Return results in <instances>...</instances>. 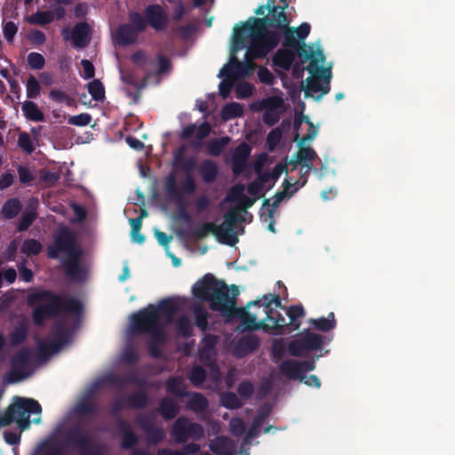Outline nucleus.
<instances>
[{
	"label": "nucleus",
	"instance_id": "obj_63",
	"mask_svg": "<svg viewBox=\"0 0 455 455\" xmlns=\"http://www.w3.org/2000/svg\"><path fill=\"white\" fill-rule=\"evenodd\" d=\"M196 179L191 173L185 174L184 180L180 186V191L183 194L192 195L196 190Z\"/></svg>",
	"mask_w": 455,
	"mask_h": 455
},
{
	"label": "nucleus",
	"instance_id": "obj_7",
	"mask_svg": "<svg viewBox=\"0 0 455 455\" xmlns=\"http://www.w3.org/2000/svg\"><path fill=\"white\" fill-rule=\"evenodd\" d=\"M280 30L283 31V47L296 51L297 57L302 62L309 60L307 70L310 75H315L319 71L320 64L325 61L323 50L318 49L316 52H314L311 46L307 45L304 42H300L296 35L295 28L286 27V28Z\"/></svg>",
	"mask_w": 455,
	"mask_h": 455
},
{
	"label": "nucleus",
	"instance_id": "obj_2",
	"mask_svg": "<svg viewBox=\"0 0 455 455\" xmlns=\"http://www.w3.org/2000/svg\"><path fill=\"white\" fill-rule=\"evenodd\" d=\"M231 289L232 298L229 296V290L226 283L216 279L212 274L208 273L193 285L192 293L196 299L209 302L212 310L220 312L227 316H238L245 330L267 331L268 326L264 319L257 322L256 315L250 313L244 307H235V299L239 291L235 285H232Z\"/></svg>",
	"mask_w": 455,
	"mask_h": 455
},
{
	"label": "nucleus",
	"instance_id": "obj_52",
	"mask_svg": "<svg viewBox=\"0 0 455 455\" xmlns=\"http://www.w3.org/2000/svg\"><path fill=\"white\" fill-rule=\"evenodd\" d=\"M88 92L96 101H101L105 98V88L99 79L91 81L87 85Z\"/></svg>",
	"mask_w": 455,
	"mask_h": 455
},
{
	"label": "nucleus",
	"instance_id": "obj_51",
	"mask_svg": "<svg viewBox=\"0 0 455 455\" xmlns=\"http://www.w3.org/2000/svg\"><path fill=\"white\" fill-rule=\"evenodd\" d=\"M38 347V357L41 360L48 359L52 354H55L60 351L58 348V345L53 343L52 341L45 342L43 340H39L37 343Z\"/></svg>",
	"mask_w": 455,
	"mask_h": 455
},
{
	"label": "nucleus",
	"instance_id": "obj_44",
	"mask_svg": "<svg viewBox=\"0 0 455 455\" xmlns=\"http://www.w3.org/2000/svg\"><path fill=\"white\" fill-rule=\"evenodd\" d=\"M37 213L36 209H28L26 210L19 219L16 230L17 232H24L29 228V227L33 224L35 220L36 219Z\"/></svg>",
	"mask_w": 455,
	"mask_h": 455
},
{
	"label": "nucleus",
	"instance_id": "obj_49",
	"mask_svg": "<svg viewBox=\"0 0 455 455\" xmlns=\"http://www.w3.org/2000/svg\"><path fill=\"white\" fill-rule=\"evenodd\" d=\"M54 20L52 11H37L28 18V22L39 26L50 24Z\"/></svg>",
	"mask_w": 455,
	"mask_h": 455
},
{
	"label": "nucleus",
	"instance_id": "obj_48",
	"mask_svg": "<svg viewBox=\"0 0 455 455\" xmlns=\"http://www.w3.org/2000/svg\"><path fill=\"white\" fill-rule=\"evenodd\" d=\"M210 233L213 234L219 239L218 225L214 222L204 223L201 227L196 228L192 232L191 235L194 238L200 240L206 237Z\"/></svg>",
	"mask_w": 455,
	"mask_h": 455
},
{
	"label": "nucleus",
	"instance_id": "obj_30",
	"mask_svg": "<svg viewBox=\"0 0 455 455\" xmlns=\"http://www.w3.org/2000/svg\"><path fill=\"white\" fill-rule=\"evenodd\" d=\"M211 451L217 455H234L233 454V442L230 438L220 435L216 437L210 443Z\"/></svg>",
	"mask_w": 455,
	"mask_h": 455
},
{
	"label": "nucleus",
	"instance_id": "obj_41",
	"mask_svg": "<svg viewBox=\"0 0 455 455\" xmlns=\"http://www.w3.org/2000/svg\"><path fill=\"white\" fill-rule=\"evenodd\" d=\"M167 391L177 397L183 398L188 395L187 387L180 377L171 378L167 381Z\"/></svg>",
	"mask_w": 455,
	"mask_h": 455
},
{
	"label": "nucleus",
	"instance_id": "obj_47",
	"mask_svg": "<svg viewBox=\"0 0 455 455\" xmlns=\"http://www.w3.org/2000/svg\"><path fill=\"white\" fill-rule=\"evenodd\" d=\"M28 334V329L26 323H20L16 326L9 335L10 343L16 347L25 341Z\"/></svg>",
	"mask_w": 455,
	"mask_h": 455
},
{
	"label": "nucleus",
	"instance_id": "obj_53",
	"mask_svg": "<svg viewBox=\"0 0 455 455\" xmlns=\"http://www.w3.org/2000/svg\"><path fill=\"white\" fill-rule=\"evenodd\" d=\"M206 371L200 365H195L189 372L188 379L192 385L199 387L206 380Z\"/></svg>",
	"mask_w": 455,
	"mask_h": 455
},
{
	"label": "nucleus",
	"instance_id": "obj_23",
	"mask_svg": "<svg viewBox=\"0 0 455 455\" xmlns=\"http://www.w3.org/2000/svg\"><path fill=\"white\" fill-rule=\"evenodd\" d=\"M72 44L75 48L84 49L91 42V28L87 22L82 21L75 25L71 34Z\"/></svg>",
	"mask_w": 455,
	"mask_h": 455
},
{
	"label": "nucleus",
	"instance_id": "obj_37",
	"mask_svg": "<svg viewBox=\"0 0 455 455\" xmlns=\"http://www.w3.org/2000/svg\"><path fill=\"white\" fill-rule=\"evenodd\" d=\"M286 315L290 319V331H296L300 327V319L305 316L302 305H294L287 307Z\"/></svg>",
	"mask_w": 455,
	"mask_h": 455
},
{
	"label": "nucleus",
	"instance_id": "obj_28",
	"mask_svg": "<svg viewBox=\"0 0 455 455\" xmlns=\"http://www.w3.org/2000/svg\"><path fill=\"white\" fill-rule=\"evenodd\" d=\"M155 310H156L159 318L161 315H164L166 323H170L179 310V305L174 299L166 298L162 299L157 306H155Z\"/></svg>",
	"mask_w": 455,
	"mask_h": 455
},
{
	"label": "nucleus",
	"instance_id": "obj_59",
	"mask_svg": "<svg viewBox=\"0 0 455 455\" xmlns=\"http://www.w3.org/2000/svg\"><path fill=\"white\" fill-rule=\"evenodd\" d=\"M217 341L218 337L214 334H206L202 339V349L200 350V355L202 358L204 357L205 354H208L209 352H213Z\"/></svg>",
	"mask_w": 455,
	"mask_h": 455
},
{
	"label": "nucleus",
	"instance_id": "obj_31",
	"mask_svg": "<svg viewBox=\"0 0 455 455\" xmlns=\"http://www.w3.org/2000/svg\"><path fill=\"white\" fill-rule=\"evenodd\" d=\"M187 396L188 397L187 401V407L188 410L196 413H202L208 409L209 402L203 394L193 392L188 393V395Z\"/></svg>",
	"mask_w": 455,
	"mask_h": 455
},
{
	"label": "nucleus",
	"instance_id": "obj_26",
	"mask_svg": "<svg viewBox=\"0 0 455 455\" xmlns=\"http://www.w3.org/2000/svg\"><path fill=\"white\" fill-rule=\"evenodd\" d=\"M297 57V52L291 49H278L272 58L273 65L284 71H289Z\"/></svg>",
	"mask_w": 455,
	"mask_h": 455
},
{
	"label": "nucleus",
	"instance_id": "obj_3",
	"mask_svg": "<svg viewBox=\"0 0 455 455\" xmlns=\"http://www.w3.org/2000/svg\"><path fill=\"white\" fill-rule=\"evenodd\" d=\"M32 307V321L36 326H43L46 319L55 318L61 313L78 315L83 310L81 301L76 298H63L50 290L37 289L27 297Z\"/></svg>",
	"mask_w": 455,
	"mask_h": 455
},
{
	"label": "nucleus",
	"instance_id": "obj_38",
	"mask_svg": "<svg viewBox=\"0 0 455 455\" xmlns=\"http://www.w3.org/2000/svg\"><path fill=\"white\" fill-rule=\"evenodd\" d=\"M22 112L25 117L30 121L34 122H43L44 121V115L42 110L39 109L37 105L31 101L26 100L22 104Z\"/></svg>",
	"mask_w": 455,
	"mask_h": 455
},
{
	"label": "nucleus",
	"instance_id": "obj_36",
	"mask_svg": "<svg viewBox=\"0 0 455 455\" xmlns=\"http://www.w3.org/2000/svg\"><path fill=\"white\" fill-rule=\"evenodd\" d=\"M272 305H275V307H279L282 309H285L286 307L282 304V299L280 295L278 294H267L263 296V301L260 299L252 300L248 303L247 307H250L251 306H259L263 307V311L267 309H274Z\"/></svg>",
	"mask_w": 455,
	"mask_h": 455
},
{
	"label": "nucleus",
	"instance_id": "obj_5",
	"mask_svg": "<svg viewBox=\"0 0 455 455\" xmlns=\"http://www.w3.org/2000/svg\"><path fill=\"white\" fill-rule=\"evenodd\" d=\"M64 253L61 263L65 275L72 281L80 282L84 278V272L80 265L82 251L76 243L74 232L68 227L57 230L53 242L47 247V257L52 259L60 258Z\"/></svg>",
	"mask_w": 455,
	"mask_h": 455
},
{
	"label": "nucleus",
	"instance_id": "obj_29",
	"mask_svg": "<svg viewBox=\"0 0 455 455\" xmlns=\"http://www.w3.org/2000/svg\"><path fill=\"white\" fill-rule=\"evenodd\" d=\"M178 403L171 397H164L158 404V412L166 421L173 419L179 413Z\"/></svg>",
	"mask_w": 455,
	"mask_h": 455
},
{
	"label": "nucleus",
	"instance_id": "obj_6",
	"mask_svg": "<svg viewBox=\"0 0 455 455\" xmlns=\"http://www.w3.org/2000/svg\"><path fill=\"white\" fill-rule=\"evenodd\" d=\"M42 411L39 403L33 398L14 396L12 403L0 414V428L16 422L20 433L30 427L31 414H40Z\"/></svg>",
	"mask_w": 455,
	"mask_h": 455
},
{
	"label": "nucleus",
	"instance_id": "obj_14",
	"mask_svg": "<svg viewBox=\"0 0 455 455\" xmlns=\"http://www.w3.org/2000/svg\"><path fill=\"white\" fill-rule=\"evenodd\" d=\"M32 351L28 347H23L15 353L10 360V371L6 374L8 383L20 382L29 376L28 370L30 366Z\"/></svg>",
	"mask_w": 455,
	"mask_h": 455
},
{
	"label": "nucleus",
	"instance_id": "obj_8",
	"mask_svg": "<svg viewBox=\"0 0 455 455\" xmlns=\"http://www.w3.org/2000/svg\"><path fill=\"white\" fill-rule=\"evenodd\" d=\"M61 435L65 445L73 448L80 455H104L100 444L95 443L79 419L65 428Z\"/></svg>",
	"mask_w": 455,
	"mask_h": 455
},
{
	"label": "nucleus",
	"instance_id": "obj_60",
	"mask_svg": "<svg viewBox=\"0 0 455 455\" xmlns=\"http://www.w3.org/2000/svg\"><path fill=\"white\" fill-rule=\"evenodd\" d=\"M27 61L29 68L34 70L43 69L45 66L44 57L41 53L36 52L28 53Z\"/></svg>",
	"mask_w": 455,
	"mask_h": 455
},
{
	"label": "nucleus",
	"instance_id": "obj_43",
	"mask_svg": "<svg viewBox=\"0 0 455 455\" xmlns=\"http://www.w3.org/2000/svg\"><path fill=\"white\" fill-rule=\"evenodd\" d=\"M309 323L317 330L322 331H329L336 327L334 313L331 312L327 318L320 317L317 319H310Z\"/></svg>",
	"mask_w": 455,
	"mask_h": 455
},
{
	"label": "nucleus",
	"instance_id": "obj_34",
	"mask_svg": "<svg viewBox=\"0 0 455 455\" xmlns=\"http://www.w3.org/2000/svg\"><path fill=\"white\" fill-rule=\"evenodd\" d=\"M282 375L289 379H299L301 377L299 361L292 359L284 360L279 366Z\"/></svg>",
	"mask_w": 455,
	"mask_h": 455
},
{
	"label": "nucleus",
	"instance_id": "obj_58",
	"mask_svg": "<svg viewBox=\"0 0 455 455\" xmlns=\"http://www.w3.org/2000/svg\"><path fill=\"white\" fill-rule=\"evenodd\" d=\"M41 86L37 79L30 75L26 83V92L28 99H36L40 94Z\"/></svg>",
	"mask_w": 455,
	"mask_h": 455
},
{
	"label": "nucleus",
	"instance_id": "obj_61",
	"mask_svg": "<svg viewBox=\"0 0 455 455\" xmlns=\"http://www.w3.org/2000/svg\"><path fill=\"white\" fill-rule=\"evenodd\" d=\"M284 101L279 96H270L263 100L261 107L264 110L271 109L273 111H280V108L283 107Z\"/></svg>",
	"mask_w": 455,
	"mask_h": 455
},
{
	"label": "nucleus",
	"instance_id": "obj_57",
	"mask_svg": "<svg viewBox=\"0 0 455 455\" xmlns=\"http://www.w3.org/2000/svg\"><path fill=\"white\" fill-rule=\"evenodd\" d=\"M18 146L27 155H31L35 151V146L32 139L26 132H21L19 134Z\"/></svg>",
	"mask_w": 455,
	"mask_h": 455
},
{
	"label": "nucleus",
	"instance_id": "obj_11",
	"mask_svg": "<svg viewBox=\"0 0 455 455\" xmlns=\"http://www.w3.org/2000/svg\"><path fill=\"white\" fill-rule=\"evenodd\" d=\"M204 434L201 424L192 422L186 416H180L173 422L171 435L177 443H185L188 440L199 441Z\"/></svg>",
	"mask_w": 455,
	"mask_h": 455
},
{
	"label": "nucleus",
	"instance_id": "obj_21",
	"mask_svg": "<svg viewBox=\"0 0 455 455\" xmlns=\"http://www.w3.org/2000/svg\"><path fill=\"white\" fill-rule=\"evenodd\" d=\"M266 317L264 321L268 326L267 333H274L276 335H282L285 333V329L289 326L286 323L285 317L275 309L265 310Z\"/></svg>",
	"mask_w": 455,
	"mask_h": 455
},
{
	"label": "nucleus",
	"instance_id": "obj_20",
	"mask_svg": "<svg viewBox=\"0 0 455 455\" xmlns=\"http://www.w3.org/2000/svg\"><path fill=\"white\" fill-rule=\"evenodd\" d=\"M316 158L317 154L312 148L300 146L298 152L294 155V158L290 161L289 164L293 165V169L298 164L307 167V171L301 175V179H303L301 186L307 182L309 172L313 169L312 162Z\"/></svg>",
	"mask_w": 455,
	"mask_h": 455
},
{
	"label": "nucleus",
	"instance_id": "obj_64",
	"mask_svg": "<svg viewBox=\"0 0 455 455\" xmlns=\"http://www.w3.org/2000/svg\"><path fill=\"white\" fill-rule=\"evenodd\" d=\"M54 337L55 339L52 342L57 344L58 348L60 350V348L68 342L69 333L66 328L62 325H59L54 331Z\"/></svg>",
	"mask_w": 455,
	"mask_h": 455
},
{
	"label": "nucleus",
	"instance_id": "obj_4",
	"mask_svg": "<svg viewBox=\"0 0 455 455\" xmlns=\"http://www.w3.org/2000/svg\"><path fill=\"white\" fill-rule=\"evenodd\" d=\"M32 307V321L36 326H43L46 319L55 318L61 313L78 315L83 310L81 301L76 298H63L50 290L37 289L27 297Z\"/></svg>",
	"mask_w": 455,
	"mask_h": 455
},
{
	"label": "nucleus",
	"instance_id": "obj_27",
	"mask_svg": "<svg viewBox=\"0 0 455 455\" xmlns=\"http://www.w3.org/2000/svg\"><path fill=\"white\" fill-rule=\"evenodd\" d=\"M259 346V340L255 335L241 337L235 344V354L239 357L245 356L254 352Z\"/></svg>",
	"mask_w": 455,
	"mask_h": 455
},
{
	"label": "nucleus",
	"instance_id": "obj_25",
	"mask_svg": "<svg viewBox=\"0 0 455 455\" xmlns=\"http://www.w3.org/2000/svg\"><path fill=\"white\" fill-rule=\"evenodd\" d=\"M270 414V408L267 405L262 406L257 415L254 417L251 427H249L244 442L249 443L252 439L259 435L260 428Z\"/></svg>",
	"mask_w": 455,
	"mask_h": 455
},
{
	"label": "nucleus",
	"instance_id": "obj_12",
	"mask_svg": "<svg viewBox=\"0 0 455 455\" xmlns=\"http://www.w3.org/2000/svg\"><path fill=\"white\" fill-rule=\"evenodd\" d=\"M323 345V337L321 334L307 330L288 344V352L291 356H304L311 351L322 349Z\"/></svg>",
	"mask_w": 455,
	"mask_h": 455
},
{
	"label": "nucleus",
	"instance_id": "obj_62",
	"mask_svg": "<svg viewBox=\"0 0 455 455\" xmlns=\"http://www.w3.org/2000/svg\"><path fill=\"white\" fill-rule=\"evenodd\" d=\"M157 60V69L156 70V75L160 76L166 73H169L172 70V62L169 57L164 54L158 53L156 55Z\"/></svg>",
	"mask_w": 455,
	"mask_h": 455
},
{
	"label": "nucleus",
	"instance_id": "obj_45",
	"mask_svg": "<svg viewBox=\"0 0 455 455\" xmlns=\"http://www.w3.org/2000/svg\"><path fill=\"white\" fill-rule=\"evenodd\" d=\"M230 142L228 136L212 139L207 144V152L213 156H219L223 152L225 147Z\"/></svg>",
	"mask_w": 455,
	"mask_h": 455
},
{
	"label": "nucleus",
	"instance_id": "obj_46",
	"mask_svg": "<svg viewBox=\"0 0 455 455\" xmlns=\"http://www.w3.org/2000/svg\"><path fill=\"white\" fill-rule=\"evenodd\" d=\"M195 324L202 331H206L208 330V319L210 315L208 311L201 305H197L194 307Z\"/></svg>",
	"mask_w": 455,
	"mask_h": 455
},
{
	"label": "nucleus",
	"instance_id": "obj_15",
	"mask_svg": "<svg viewBox=\"0 0 455 455\" xmlns=\"http://www.w3.org/2000/svg\"><path fill=\"white\" fill-rule=\"evenodd\" d=\"M311 76V77L307 78V84L303 87V91L306 97H314V93L320 92L319 95L315 96V99L319 100L331 90V72L330 69H325L320 65L319 71Z\"/></svg>",
	"mask_w": 455,
	"mask_h": 455
},
{
	"label": "nucleus",
	"instance_id": "obj_39",
	"mask_svg": "<svg viewBox=\"0 0 455 455\" xmlns=\"http://www.w3.org/2000/svg\"><path fill=\"white\" fill-rule=\"evenodd\" d=\"M125 403L132 409H142L148 404V396L144 390H139L129 395L125 398Z\"/></svg>",
	"mask_w": 455,
	"mask_h": 455
},
{
	"label": "nucleus",
	"instance_id": "obj_32",
	"mask_svg": "<svg viewBox=\"0 0 455 455\" xmlns=\"http://www.w3.org/2000/svg\"><path fill=\"white\" fill-rule=\"evenodd\" d=\"M97 411L98 406L90 396L80 399L73 409L74 414L78 417L92 416L95 415Z\"/></svg>",
	"mask_w": 455,
	"mask_h": 455
},
{
	"label": "nucleus",
	"instance_id": "obj_24",
	"mask_svg": "<svg viewBox=\"0 0 455 455\" xmlns=\"http://www.w3.org/2000/svg\"><path fill=\"white\" fill-rule=\"evenodd\" d=\"M251 152V148L246 142H242L235 148L231 156L232 169L235 173H240L243 170Z\"/></svg>",
	"mask_w": 455,
	"mask_h": 455
},
{
	"label": "nucleus",
	"instance_id": "obj_10",
	"mask_svg": "<svg viewBox=\"0 0 455 455\" xmlns=\"http://www.w3.org/2000/svg\"><path fill=\"white\" fill-rule=\"evenodd\" d=\"M135 23L140 29H147L149 26L156 32L164 31L169 23V16L164 7L158 4H151L143 10V14L134 11Z\"/></svg>",
	"mask_w": 455,
	"mask_h": 455
},
{
	"label": "nucleus",
	"instance_id": "obj_42",
	"mask_svg": "<svg viewBox=\"0 0 455 455\" xmlns=\"http://www.w3.org/2000/svg\"><path fill=\"white\" fill-rule=\"evenodd\" d=\"M243 115V108L240 103L231 102L226 104L221 109V118L224 121L240 117Z\"/></svg>",
	"mask_w": 455,
	"mask_h": 455
},
{
	"label": "nucleus",
	"instance_id": "obj_19",
	"mask_svg": "<svg viewBox=\"0 0 455 455\" xmlns=\"http://www.w3.org/2000/svg\"><path fill=\"white\" fill-rule=\"evenodd\" d=\"M286 196V191L276 192L273 202L270 203L269 199H264L262 207L260 209L259 217L263 222L267 223V229L270 232H275V212L279 207L282 201Z\"/></svg>",
	"mask_w": 455,
	"mask_h": 455
},
{
	"label": "nucleus",
	"instance_id": "obj_55",
	"mask_svg": "<svg viewBox=\"0 0 455 455\" xmlns=\"http://www.w3.org/2000/svg\"><path fill=\"white\" fill-rule=\"evenodd\" d=\"M176 328L180 336L188 338L192 334V324L187 315H182L176 321Z\"/></svg>",
	"mask_w": 455,
	"mask_h": 455
},
{
	"label": "nucleus",
	"instance_id": "obj_54",
	"mask_svg": "<svg viewBox=\"0 0 455 455\" xmlns=\"http://www.w3.org/2000/svg\"><path fill=\"white\" fill-rule=\"evenodd\" d=\"M42 244L36 239H26L21 246V251L28 255H38L42 251Z\"/></svg>",
	"mask_w": 455,
	"mask_h": 455
},
{
	"label": "nucleus",
	"instance_id": "obj_13",
	"mask_svg": "<svg viewBox=\"0 0 455 455\" xmlns=\"http://www.w3.org/2000/svg\"><path fill=\"white\" fill-rule=\"evenodd\" d=\"M261 57H253L248 53V50L245 53V60L240 61L235 56H232L229 62L223 66L220 72V76L230 78L235 83L239 79L250 76L255 68L253 63L254 60L260 59Z\"/></svg>",
	"mask_w": 455,
	"mask_h": 455
},
{
	"label": "nucleus",
	"instance_id": "obj_40",
	"mask_svg": "<svg viewBox=\"0 0 455 455\" xmlns=\"http://www.w3.org/2000/svg\"><path fill=\"white\" fill-rule=\"evenodd\" d=\"M164 188L168 196L172 201L180 202L183 195L180 188L177 187L176 176L173 172L168 174L164 182Z\"/></svg>",
	"mask_w": 455,
	"mask_h": 455
},
{
	"label": "nucleus",
	"instance_id": "obj_33",
	"mask_svg": "<svg viewBox=\"0 0 455 455\" xmlns=\"http://www.w3.org/2000/svg\"><path fill=\"white\" fill-rule=\"evenodd\" d=\"M198 172L205 183H212L218 176L219 169L214 161L206 159L201 163Z\"/></svg>",
	"mask_w": 455,
	"mask_h": 455
},
{
	"label": "nucleus",
	"instance_id": "obj_18",
	"mask_svg": "<svg viewBox=\"0 0 455 455\" xmlns=\"http://www.w3.org/2000/svg\"><path fill=\"white\" fill-rule=\"evenodd\" d=\"M134 11L128 14L129 22L120 25L116 31V39L119 45L127 46L133 44L137 42L139 35L144 32L137 27Z\"/></svg>",
	"mask_w": 455,
	"mask_h": 455
},
{
	"label": "nucleus",
	"instance_id": "obj_1",
	"mask_svg": "<svg viewBox=\"0 0 455 455\" xmlns=\"http://www.w3.org/2000/svg\"><path fill=\"white\" fill-rule=\"evenodd\" d=\"M288 4L267 9V15L261 18H251L242 27L234 28L232 51L235 52L245 46L246 37H251L248 53L253 57H266L280 42V34L268 28L283 29L289 26L290 20L285 12Z\"/></svg>",
	"mask_w": 455,
	"mask_h": 455
},
{
	"label": "nucleus",
	"instance_id": "obj_16",
	"mask_svg": "<svg viewBox=\"0 0 455 455\" xmlns=\"http://www.w3.org/2000/svg\"><path fill=\"white\" fill-rule=\"evenodd\" d=\"M242 220V217L236 212H228L224 216L223 222L218 226L219 242L229 246L235 245L238 243V236L235 228L237 222Z\"/></svg>",
	"mask_w": 455,
	"mask_h": 455
},
{
	"label": "nucleus",
	"instance_id": "obj_9",
	"mask_svg": "<svg viewBox=\"0 0 455 455\" xmlns=\"http://www.w3.org/2000/svg\"><path fill=\"white\" fill-rule=\"evenodd\" d=\"M131 331L136 334H148L159 339L164 331V325L155 310V305L138 310L130 316Z\"/></svg>",
	"mask_w": 455,
	"mask_h": 455
},
{
	"label": "nucleus",
	"instance_id": "obj_56",
	"mask_svg": "<svg viewBox=\"0 0 455 455\" xmlns=\"http://www.w3.org/2000/svg\"><path fill=\"white\" fill-rule=\"evenodd\" d=\"M151 339L148 344V350L149 355L153 358H159L162 356V352L159 345L164 344L166 341V336L164 331H162V336L159 339H156L154 336H150Z\"/></svg>",
	"mask_w": 455,
	"mask_h": 455
},
{
	"label": "nucleus",
	"instance_id": "obj_50",
	"mask_svg": "<svg viewBox=\"0 0 455 455\" xmlns=\"http://www.w3.org/2000/svg\"><path fill=\"white\" fill-rule=\"evenodd\" d=\"M220 403L227 409H239L243 406V403L236 394L234 392H224L220 395Z\"/></svg>",
	"mask_w": 455,
	"mask_h": 455
},
{
	"label": "nucleus",
	"instance_id": "obj_22",
	"mask_svg": "<svg viewBox=\"0 0 455 455\" xmlns=\"http://www.w3.org/2000/svg\"><path fill=\"white\" fill-rule=\"evenodd\" d=\"M212 127L208 122H203L199 126L195 124H191L184 127L181 132V139L188 140L196 133V140L192 142V146L195 148L201 147V141L208 137L211 133Z\"/></svg>",
	"mask_w": 455,
	"mask_h": 455
},
{
	"label": "nucleus",
	"instance_id": "obj_17",
	"mask_svg": "<svg viewBox=\"0 0 455 455\" xmlns=\"http://www.w3.org/2000/svg\"><path fill=\"white\" fill-rule=\"evenodd\" d=\"M135 422L147 435L149 444L156 445L164 439V431L156 425L154 415L140 414L136 417Z\"/></svg>",
	"mask_w": 455,
	"mask_h": 455
},
{
	"label": "nucleus",
	"instance_id": "obj_35",
	"mask_svg": "<svg viewBox=\"0 0 455 455\" xmlns=\"http://www.w3.org/2000/svg\"><path fill=\"white\" fill-rule=\"evenodd\" d=\"M22 207L20 199L16 197L9 198L2 206L1 214L6 220H12L21 212Z\"/></svg>",
	"mask_w": 455,
	"mask_h": 455
}]
</instances>
